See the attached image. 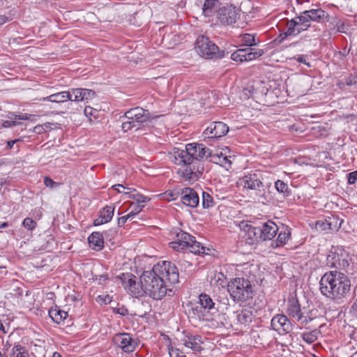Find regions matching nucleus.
Segmentation results:
<instances>
[{
	"mask_svg": "<svg viewBox=\"0 0 357 357\" xmlns=\"http://www.w3.org/2000/svg\"><path fill=\"white\" fill-rule=\"evenodd\" d=\"M275 188L278 192L281 194L283 197H287L291 194V190L289 188L287 183H284L283 181L277 180L275 182Z\"/></svg>",
	"mask_w": 357,
	"mask_h": 357,
	"instance_id": "f704fd0d",
	"label": "nucleus"
},
{
	"mask_svg": "<svg viewBox=\"0 0 357 357\" xmlns=\"http://www.w3.org/2000/svg\"><path fill=\"white\" fill-rule=\"evenodd\" d=\"M9 120L4 121L2 123L3 128H10L17 125H20L21 123L18 121L22 120H30L33 121L35 119V115L29 114L26 113H21L16 114L15 113H9L8 115Z\"/></svg>",
	"mask_w": 357,
	"mask_h": 357,
	"instance_id": "6ab92c4d",
	"label": "nucleus"
},
{
	"mask_svg": "<svg viewBox=\"0 0 357 357\" xmlns=\"http://www.w3.org/2000/svg\"><path fill=\"white\" fill-rule=\"evenodd\" d=\"M239 9L233 6L222 7L219 9L218 18L223 25H232L240 18Z\"/></svg>",
	"mask_w": 357,
	"mask_h": 357,
	"instance_id": "ddd939ff",
	"label": "nucleus"
},
{
	"mask_svg": "<svg viewBox=\"0 0 357 357\" xmlns=\"http://www.w3.org/2000/svg\"><path fill=\"white\" fill-rule=\"evenodd\" d=\"M169 354L170 357H186L178 349L173 347H169Z\"/></svg>",
	"mask_w": 357,
	"mask_h": 357,
	"instance_id": "3c124183",
	"label": "nucleus"
},
{
	"mask_svg": "<svg viewBox=\"0 0 357 357\" xmlns=\"http://www.w3.org/2000/svg\"><path fill=\"white\" fill-rule=\"evenodd\" d=\"M9 357H29V354L24 347L17 344L12 347Z\"/></svg>",
	"mask_w": 357,
	"mask_h": 357,
	"instance_id": "72a5a7b5",
	"label": "nucleus"
},
{
	"mask_svg": "<svg viewBox=\"0 0 357 357\" xmlns=\"http://www.w3.org/2000/svg\"><path fill=\"white\" fill-rule=\"evenodd\" d=\"M294 59H296L298 62L303 63L308 67L310 66V63L306 61L305 56L304 55H299L298 57H294Z\"/></svg>",
	"mask_w": 357,
	"mask_h": 357,
	"instance_id": "bf43d9fd",
	"label": "nucleus"
},
{
	"mask_svg": "<svg viewBox=\"0 0 357 357\" xmlns=\"http://www.w3.org/2000/svg\"><path fill=\"white\" fill-rule=\"evenodd\" d=\"M114 312L116 314H119L121 316H126L128 314V309L124 307V306H121L120 307H117V308H114Z\"/></svg>",
	"mask_w": 357,
	"mask_h": 357,
	"instance_id": "5fc2aeb1",
	"label": "nucleus"
},
{
	"mask_svg": "<svg viewBox=\"0 0 357 357\" xmlns=\"http://www.w3.org/2000/svg\"><path fill=\"white\" fill-rule=\"evenodd\" d=\"M43 100L56 103L64 102L68 100L73 101L71 90L51 94L47 97L43 98Z\"/></svg>",
	"mask_w": 357,
	"mask_h": 357,
	"instance_id": "b1692460",
	"label": "nucleus"
},
{
	"mask_svg": "<svg viewBox=\"0 0 357 357\" xmlns=\"http://www.w3.org/2000/svg\"><path fill=\"white\" fill-rule=\"evenodd\" d=\"M114 207L106 206L100 211L99 217L94 220L93 225L99 226L111 221L114 215Z\"/></svg>",
	"mask_w": 357,
	"mask_h": 357,
	"instance_id": "4be33fe9",
	"label": "nucleus"
},
{
	"mask_svg": "<svg viewBox=\"0 0 357 357\" xmlns=\"http://www.w3.org/2000/svg\"><path fill=\"white\" fill-rule=\"evenodd\" d=\"M214 204L213 199L211 195L206 192H202V206L204 208H209Z\"/></svg>",
	"mask_w": 357,
	"mask_h": 357,
	"instance_id": "a18cd8bd",
	"label": "nucleus"
},
{
	"mask_svg": "<svg viewBox=\"0 0 357 357\" xmlns=\"http://www.w3.org/2000/svg\"><path fill=\"white\" fill-rule=\"evenodd\" d=\"M287 312L289 316L298 323L300 320H304L303 319V311L301 310V306L296 298L292 297L288 300Z\"/></svg>",
	"mask_w": 357,
	"mask_h": 357,
	"instance_id": "f3484780",
	"label": "nucleus"
},
{
	"mask_svg": "<svg viewBox=\"0 0 357 357\" xmlns=\"http://www.w3.org/2000/svg\"><path fill=\"white\" fill-rule=\"evenodd\" d=\"M89 243L92 249L96 250H100L104 247L103 236L100 232H93L88 237Z\"/></svg>",
	"mask_w": 357,
	"mask_h": 357,
	"instance_id": "393cba45",
	"label": "nucleus"
},
{
	"mask_svg": "<svg viewBox=\"0 0 357 357\" xmlns=\"http://www.w3.org/2000/svg\"><path fill=\"white\" fill-rule=\"evenodd\" d=\"M171 234L174 241L169 243V245L172 249L177 251L188 250L195 254L205 253V248L190 234L178 228L174 229Z\"/></svg>",
	"mask_w": 357,
	"mask_h": 357,
	"instance_id": "20e7f679",
	"label": "nucleus"
},
{
	"mask_svg": "<svg viewBox=\"0 0 357 357\" xmlns=\"http://www.w3.org/2000/svg\"><path fill=\"white\" fill-rule=\"evenodd\" d=\"M321 294L326 298L336 303L343 302L351 291V283L348 275L337 271L326 272L319 282Z\"/></svg>",
	"mask_w": 357,
	"mask_h": 357,
	"instance_id": "7ed1b4c3",
	"label": "nucleus"
},
{
	"mask_svg": "<svg viewBox=\"0 0 357 357\" xmlns=\"http://www.w3.org/2000/svg\"><path fill=\"white\" fill-rule=\"evenodd\" d=\"M220 2L218 0H205L203 5V13L206 17L212 16L219 10Z\"/></svg>",
	"mask_w": 357,
	"mask_h": 357,
	"instance_id": "cd10ccee",
	"label": "nucleus"
},
{
	"mask_svg": "<svg viewBox=\"0 0 357 357\" xmlns=\"http://www.w3.org/2000/svg\"><path fill=\"white\" fill-rule=\"evenodd\" d=\"M305 15H307L310 22H316L319 23H324V19L328 17V13L321 8L305 10Z\"/></svg>",
	"mask_w": 357,
	"mask_h": 357,
	"instance_id": "5701e85b",
	"label": "nucleus"
},
{
	"mask_svg": "<svg viewBox=\"0 0 357 357\" xmlns=\"http://www.w3.org/2000/svg\"><path fill=\"white\" fill-rule=\"evenodd\" d=\"M34 131L36 133L40 134L43 132H45V128H44L43 125H38L35 126Z\"/></svg>",
	"mask_w": 357,
	"mask_h": 357,
	"instance_id": "680f3d73",
	"label": "nucleus"
},
{
	"mask_svg": "<svg viewBox=\"0 0 357 357\" xmlns=\"http://www.w3.org/2000/svg\"><path fill=\"white\" fill-rule=\"evenodd\" d=\"M49 315L52 321L56 324H61L68 317V313L66 311L55 308H50L49 310Z\"/></svg>",
	"mask_w": 357,
	"mask_h": 357,
	"instance_id": "c756f323",
	"label": "nucleus"
},
{
	"mask_svg": "<svg viewBox=\"0 0 357 357\" xmlns=\"http://www.w3.org/2000/svg\"><path fill=\"white\" fill-rule=\"evenodd\" d=\"M253 232H254V237L252 239V243L255 241H257V242L262 241L261 225H258V226L255 225Z\"/></svg>",
	"mask_w": 357,
	"mask_h": 357,
	"instance_id": "09e8293b",
	"label": "nucleus"
},
{
	"mask_svg": "<svg viewBox=\"0 0 357 357\" xmlns=\"http://www.w3.org/2000/svg\"><path fill=\"white\" fill-rule=\"evenodd\" d=\"M271 326L280 335L289 333L293 331L294 328V324L291 320L282 314L275 315L271 319Z\"/></svg>",
	"mask_w": 357,
	"mask_h": 357,
	"instance_id": "f8f14e48",
	"label": "nucleus"
},
{
	"mask_svg": "<svg viewBox=\"0 0 357 357\" xmlns=\"http://www.w3.org/2000/svg\"><path fill=\"white\" fill-rule=\"evenodd\" d=\"M199 303L202 307L204 309H207L208 310H215V305L216 303L213 301L211 297L206 294H201L199 295Z\"/></svg>",
	"mask_w": 357,
	"mask_h": 357,
	"instance_id": "7c9ffc66",
	"label": "nucleus"
},
{
	"mask_svg": "<svg viewBox=\"0 0 357 357\" xmlns=\"http://www.w3.org/2000/svg\"><path fill=\"white\" fill-rule=\"evenodd\" d=\"M347 182L350 185L354 184L357 181V171L347 174Z\"/></svg>",
	"mask_w": 357,
	"mask_h": 357,
	"instance_id": "864d4df0",
	"label": "nucleus"
},
{
	"mask_svg": "<svg viewBox=\"0 0 357 357\" xmlns=\"http://www.w3.org/2000/svg\"><path fill=\"white\" fill-rule=\"evenodd\" d=\"M290 236L291 232L289 227H282L279 231L276 241L272 243V246L277 248L286 244L290 238Z\"/></svg>",
	"mask_w": 357,
	"mask_h": 357,
	"instance_id": "c85d7f7f",
	"label": "nucleus"
},
{
	"mask_svg": "<svg viewBox=\"0 0 357 357\" xmlns=\"http://www.w3.org/2000/svg\"><path fill=\"white\" fill-rule=\"evenodd\" d=\"M231 59L233 61L237 62H244L246 61V50L245 49H238L234 52H233L231 55Z\"/></svg>",
	"mask_w": 357,
	"mask_h": 357,
	"instance_id": "ea45409f",
	"label": "nucleus"
},
{
	"mask_svg": "<svg viewBox=\"0 0 357 357\" xmlns=\"http://www.w3.org/2000/svg\"><path fill=\"white\" fill-rule=\"evenodd\" d=\"M303 319L305 320H300L299 324L302 326H307L310 322L314 320V317H312V312L309 311L306 315H305V312H303Z\"/></svg>",
	"mask_w": 357,
	"mask_h": 357,
	"instance_id": "de8ad7c7",
	"label": "nucleus"
},
{
	"mask_svg": "<svg viewBox=\"0 0 357 357\" xmlns=\"http://www.w3.org/2000/svg\"><path fill=\"white\" fill-rule=\"evenodd\" d=\"M179 194H180V192H178L176 193L172 192L169 193V195L172 200L176 199Z\"/></svg>",
	"mask_w": 357,
	"mask_h": 357,
	"instance_id": "69168bd1",
	"label": "nucleus"
},
{
	"mask_svg": "<svg viewBox=\"0 0 357 357\" xmlns=\"http://www.w3.org/2000/svg\"><path fill=\"white\" fill-rule=\"evenodd\" d=\"M252 316L250 310L243 309L237 314V321L241 324L246 325L252 321Z\"/></svg>",
	"mask_w": 357,
	"mask_h": 357,
	"instance_id": "c9c22d12",
	"label": "nucleus"
},
{
	"mask_svg": "<svg viewBox=\"0 0 357 357\" xmlns=\"http://www.w3.org/2000/svg\"><path fill=\"white\" fill-rule=\"evenodd\" d=\"M114 345L120 348L124 353L130 354L138 347V340L133 339L130 333H116L112 340Z\"/></svg>",
	"mask_w": 357,
	"mask_h": 357,
	"instance_id": "1a4fd4ad",
	"label": "nucleus"
},
{
	"mask_svg": "<svg viewBox=\"0 0 357 357\" xmlns=\"http://www.w3.org/2000/svg\"><path fill=\"white\" fill-rule=\"evenodd\" d=\"M244 188L254 190L255 195L265 199L266 186L262 182V175L259 171H255L244 176L242 178Z\"/></svg>",
	"mask_w": 357,
	"mask_h": 357,
	"instance_id": "6e6552de",
	"label": "nucleus"
},
{
	"mask_svg": "<svg viewBox=\"0 0 357 357\" xmlns=\"http://www.w3.org/2000/svg\"><path fill=\"white\" fill-rule=\"evenodd\" d=\"M71 93L73 101L75 102H88L96 96V92L93 90L88 89H72Z\"/></svg>",
	"mask_w": 357,
	"mask_h": 357,
	"instance_id": "a211bd4d",
	"label": "nucleus"
},
{
	"mask_svg": "<svg viewBox=\"0 0 357 357\" xmlns=\"http://www.w3.org/2000/svg\"><path fill=\"white\" fill-rule=\"evenodd\" d=\"M22 226L29 231H33L37 226V223L31 218H26L22 222Z\"/></svg>",
	"mask_w": 357,
	"mask_h": 357,
	"instance_id": "49530a36",
	"label": "nucleus"
},
{
	"mask_svg": "<svg viewBox=\"0 0 357 357\" xmlns=\"http://www.w3.org/2000/svg\"><path fill=\"white\" fill-rule=\"evenodd\" d=\"M44 185L46 187H49L50 188H54L58 187L59 185V183L54 181L51 178H50L48 176H45L44 178Z\"/></svg>",
	"mask_w": 357,
	"mask_h": 357,
	"instance_id": "603ef678",
	"label": "nucleus"
},
{
	"mask_svg": "<svg viewBox=\"0 0 357 357\" xmlns=\"http://www.w3.org/2000/svg\"><path fill=\"white\" fill-rule=\"evenodd\" d=\"M181 200L183 204L191 207H196L199 202V197L197 192L191 188H184L181 189Z\"/></svg>",
	"mask_w": 357,
	"mask_h": 357,
	"instance_id": "dca6fc26",
	"label": "nucleus"
},
{
	"mask_svg": "<svg viewBox=\"0 0 357 357\" xmlns=\"http://www.w3.org/2000/svg\"><path fill=\"white\" fill-rule=\"evenodd\" d=\"M183 342L186 347L191 349L195 352H200L203 350L202 345L204 342L199 335L186 336Z\"/></svg>",
	"mask_w": 357,
	"mask_h": 357,
	"instance_id": "412c9836",
	"label": "nucleus"
},
{
	"mask_svg": "<svg viewBox=\"0 0 357 357\" xmlns=\"http://www.w3.org/2000/svg\"><path fill=\"white\" fill-rule=\"evenodd\" d=\"M343 220L338 216L331 214L315 222V229L326 232L337 231L342 226Z\"/></svg>",
	"mask_w": 357,
	"mask_h": 357,
	"instance_id": "9b49d317",
	"label": "nucleus"
},
{
	"mask_svg": "<svg viewBox=\"0 0 357 357\" xmlns=\"http://www.w3.org/2000/svg\"><path fill=\"white\" fill-rule=\"evenodd\" d=\"M351 308L353 309V310L357 313V298H356V300L355 301V302L354 303Z\"/></svg>",
	"mask_w": 357,
	"mask_h": 357,
	"instance_id": "774afa93",
	"label": "nucleus"
},
{
	"mask_svg": "<svg viewBox=\"0 0 357 357\" xmlns=\"http://www.w3.org/2000/svg\"><path fill=\"white\" fill-rule=\"evenodd\" d=\"M255 225L249 224L247 222H241L240 227L243 231L245 232V235L248 236V238L252 241L254 237V229Z\"/></svg>",
	"mask_w": 357,
	"mask_h": 357,
	"instance_id": "58836bf2",
	"label": "nucleus"
},
{
	"mask_svg": "<svg viewBox=\"0 0 357 357\" xmlns=\"http://www.w3.org/2000/svg\"><path fill=\"white\" fill-rule=\"evenodd\" d=\"M229 300L225 294L219 295L215 305L216 311H223L228 308Z\"/></svg>",
	"mask_w": 357,
	"mask_h": 357,
	"instance_id": "e433bc0d",
	"label": "nucleus"
},
{
	"mask_svg": "<svg viewBox=\"0 0 357 357\" xmlns=\"http://www.w3.org/2000/svg\"><path fill=\"white\" fill-rule=\"evenodd\" d=\"M0 331H1L3 333H8V330L6 329V327L4 326L1 320H0Z\"/></svg>",
	"mask_w": 357,
	"mask_h": 357,
	"instance_id": "338daca9",
	"label": "nucleus"
},
{
	"mask_svg": "<svg viewBox=\"0 0 357 357\" xmlns=\"http://www.w3.org/2000/svg\"><path fill=\"white\" fill-rule=\"evenodd\" d=\"M125 289L133 296L139 297L145 294V289L140 283H137L136 277L130 273H122L119 276Z\"/></svg>",
	"mask_w": 357,
	"mask_h": 357,
	"instance_id": "9d476101",
	"label": "nucleus"
},
{
	"mask_svg": "<svg viewBox=\"0 0 357 357\" xmlns=\"http://www.w3.org/2000/svg\"><path fill=\"white\" fill-rule=\"evenodd\" d=\"M47 350L45 347L37 344H31L30 346L29 357H46Z\"/></svg>",
	"mask_w": 357,
	"mask_h": 357,
	"instance_id": "473e14b6",
	"label": "nucleus"
},
{
	"mask_svg": "<svg viewBox=\"0 0 357 357\" xmlns=\"http://www.w3.org/2000/svg\"><path fill=\"white\" fill-rule=\"evenodd\" d=\"M131 206H132V211L129 213L132 218L140 213L144 208V205L138 204H132Z\"/></svg>",
	"mask_w": 357,
	"mask_h": 357,
	"instance_id": "8fccbe9b",
	"label": "nucleus"
},
{
	"mask_svg": "<svg viewBox=\"0 0 357 357\" xmlns=\"http://www.w3.org/2000/svg\"><path fill=\"white\" fill-rule=\"evenodd\" d=\"M130 218H132V217L130 215V213H128V215H124V216H122V217H120L118 218V222H117V224H118V226L119 227H122L124 225V224L126 222V221L130 219Z\"/></svg>",
	"mask_w": 357,
	"mask_h": 357,
	"instance_id": "6e6d98bb",
	"label": "nucleus"
},
{
	"mask_svg": "<svg viewBox=\"0 0 357 357\" xmlns=\"http://www.w3.org/2000/svg\"><path fill=\"white\" fill-rule=\"evenodd\" d=\"M128 192H125V195H127L128 198L135 200L136 204H142L147 202L150 199L149 197L136 192V190L134 188H128Z\"/></svg>",
	"mask_w": 357,
	"mask_h": 357,
	"instance_id": "2f4dec72",
	"label": "nucleus"
},
{
	"mask_svg": "<svg viewBox=\"0 0 357 357\" xmlns=\"http://www.w3.org/2000/svg\"><path fill=\"white\" fill-rule=\"evenodd\" d=\"M346 84L348 86L354 85L357 89V75L347 79Z\"/></svg>",
	"mask_w": 357,
	"mask_h": 357,
	"instance_id": "13d9d810",
	"label": "nucleus"
},
{
	"mask_svg": "<svg viewBox=\"0 0 357 357\" xmlns=\"http://www.w3.org/2000/svg\"><path fill=\"white\" fill-rule=\"evenodd\" d=\"M305 10L301 13L300 15L296 17L294 20L296 21L299 26H303L305 27V29H308L310 26V20L307 17V15H305Z\"/></svg>",
	"mask_w": 357,
	"mask_h": 357,
	"instance_id": "79ce46f5",
	"label": "nucleus"
},
{
	"mask_svg": "<svg viewBox=\"0 0 357 357\" xmlns=\"http://www.w3.org/2000/svg\"><path fill=\"white\" fill-rule=\"evenodd\" d=\"M139 127L140 126L132 119H128V121H123L121 125V128L124 132H128L133 128L138 130Z\"/></svg>",
	"mask_w": 357,
	"mask_h": 357,
	"instance_id": "c03bdc74",
	"label": "nucleus"
},
{
	"mask_svg": "<svg viewBox=\"0 0 357 357\" xmlns=\"http://www.w3.org/2000/svg\"><path fill=\"white\" fill-rule=\"evenodd\" d=\"M174 162L178 165H185L183 171V177L187 181H197L204 171L203 161L211 158L214 160L215 156L212 151L203 144L189 143L185 145V149H174Z\"/></svg>",
	"mask_w": 357,
	"mask_h": 357,
	"instance_id": "f03ea898",
	"label": "nucleus"
},
{
	"mask_svg": "<svg viewBox=\"0 0 357 357\" xmlns=\"http://www.w3.org/2000/svg\"><path fill=\"white\" fill-rule=\"evenodd\" d=\"M229 131L228 126L222 121H214L204 130L203 135L205 138L219 139Z\"/></svg>",
	"mask_w": 357,
	"mask_h": 357,
	"instance_id": "2eb2a0df",
	"label": "nucleus"
},
{
	"mask_svg": "<svg viewBox=\"0 0 357 357\" xmlns=\"http://www.w3.org/2000/svg\"><path fill=\"white\" fill-rule=\"evenodd\" d=\"M328 267L335 268L334 271H341L346 275L353 274L354 263L349 255L343 251L331 252L326 258Z\"/></svg>",
	"mask_w": 357,
	"mask_h": 357,
	"instance_id": "0eeeda50",
	"label": "nucleus"
},
{
	"mask_svg": "<svg viewBox=\"0 0 357 357\" xmlns=\"http://www.w3.org/2000/svg\"><path fill=\"white\" fill-rule=\"evenodd\" d=\"M21 141H22V139L21 138L14 139V140L7 141L6 142L7 149H11L15 143H17V142H21Z\"/></svg>",
	"mask_w": 357,
	"mask_h": 357,
	"instance_id": "052dcab7",
	"label": "nucleus"
},
{
	"mask_svg": "<svg viewBox=\"0 0 357 357\" xmlns=\"http://www.w3.org/2000/svg\"><path fill=\"white\" fill-rule=\"evenodd\" d=\"M241 42L245 46L251 47L257 44L255 41V36L250 33H245L241 36Z\"/></svg>",
	"mask_w": 357,
	"mask_h": 357,
	"instance_id": "37998d69",
	"label": "nucleus"
},
{
	"mask_svg": "<svg viewBox=\"0 0 357 357\" xmlns=\"http://www.w3.org/2000/svg\"><path fill=\"white\" fill-rule=\"evenodd\" d=\"M245 50L247 61L254 60L264 54V50L261 49L248 47Z\"/></svg>",
	"mask_w": 357,
	"mask_h": 357,
	"instance_id": "4c0bfd02",
	"label": "nucleus"
},
{
	"mask_svg": "<svg viewBox=\"0 0 357 357\" xmlns=\"http://www.w3.org/2000/svg\"><path fill=\"white\" fill-rule=\"evenodd\" d=\"M227 290L234 302L243 303L252 298L253 291L250 282L245 278H236L227 284Z\"/></svg>",
	"mask_w": 357,
	"mask_h": 357,
	"instance_id": "39448f33",
	"label": "nucleus"
},
{
	"mask_svg": "<svg viewBox=\"0 0 357 357\" xmlns=\"http://www.w3.org/2000/svg\"><path fill=\"white\" fill-rule=\"evenodd\" d=\"M287 36H284V32L282 33H280L279 36L275 40V41H278L279 43H282Z\"/></svg>",
	"mask_w": 357,
	"mask_h": 357,
	"instance_id": "e2e57ef3",
	"label": "nucleus"
},
{
	"mask_svg": "<svg viewBox=\"0 0 357 357\" xmlns=\"http://www.w3.org/2000/svg\"><path fill=\"white\" fill-rule=\"evenodd\" d=\"M261 229L262 241L271 240L280 229L276 224L271 220L261 223Z\"/></svg>",
	"mask_w": 357,
	"mask_h": 357,
	"instance_id": "aec40b11",
	"label": "nucleus"
},
{
	"mask_svg": "<svg viewBox=\"0 0 357 357\" xmlns=\"http://www.w3.org/2000/svg\"><path fill=\"white\" fill-rule=\"evenodd\" d=\"M328 22V27L330 30L337 31L338 32H344V23L337 16H331L328 13V17L324 19V23Z\"/></svg>",
	"mask_w": 357,
	"mask_h": 357,
	"instance_id": "a878e982",
	"label": "nucleus"
},
{
	"mask_svg": "<svg viewBox=\"0 0 357 357\" xmlns=\"http://www.w3.org/2000/svg\"><path fill=\"white\" fill-rule=\"evenodd\" d=\"M178 271L174 264L164 261L154 265L152 270L144 271L140 276V282L145 294L155 300L162 299L168 289V283L178 282Z\"/></svg>",
	"mask_w": 357,
	"mask_h": 357,
	"instance_id": "f257e3e1",
	"label": "nucleus"
},
{
	"mask_svg": "<svg viewBox=\"0 0 357 357\" xmlns=\"http://www.w3.org/2000/svg\"><path fill=\"white\" fill-rule=\"evenodd\" d=\"M297 25H298V24L294 18L289 21L287 24V30L284 32V36H297Z\"/></svg>",
	"mask_w": 357,
	"mask_h": 357,
	"instance_id": "a19ab883",
	"label": "nucleus"
},
{
	"mask_svg": "<svg viewBox=\"0 0 357 357\" xmlns=\"http://www.w3.org/2000/svg\"><path fill=\"white\" fill-rule=\"evenodd\" d=\"M325 327L326 324H322L319 325L317 329H314L311 331L303 333L301 335L303 340L307 344H312L314 342L318 339L319 335L321 334L322 330Z\"/></svg>",
	"mask_w": 357,
	"mask_h": 357,
	"instance_id": "bb28decb",
	"label": "nucleus"
},
{
	"mask_svg": "<svg viewBox=\"0 0 357 357\" xmlns=\"http://www.w3.org/2000/svg\"><path fill=\"white\" fill-rule=\"evenodd\" d=\"M84 114L87 117L94 116V113L97 112V110L94 109L91 107L87 106L84 109Z\"/></svg>",
	"mask_w": 357,
	"mask_h": 357,
	"instance_id": "4d7b16f0",
	"label": "nucleus"
},
{
	"mask_svg": "<svg viewBox=\"0 0 357 357\" xmlns=\"http://www.w3.org/2000/svg\"><path fill=\"white\" fill-rule=\"evenodd\" d=\"M123 118L132 119L141 126L144 123L150 122L154 117L152 116L149 110L136 107L126 111Z\"/></svg>",
	"mask_w": 357,
	"mask_h": 357,
	"instance_id": "4468645a",
	"label": "nucleus"
},
{
	"mask_svg": "<svg viewBox=\"0 0 357 357\" xmlns=\"http://www.w3.org/2000/svg\"><path fill=\"white\" fill-rule=\"evenodd\" d=\"M287 36H284V32L282 33H280L279 36L275 40V41H278L279 43H282Z\"/></svg>",
	"mask_w": 357,
	"mask_h": 357,
	"instance_id": "0e129e2a",
	"label": "nucleus"
},
{
	"mask_svg": "<svg viewBox=\"0 0 357 357\" xmlns=\"http://www.w3.org/2000/svg\"><path fill=\"white\" fill-rule=\"evenodd\" d=\"M195 49L197 53L205 59H222L225 56V51L219 47L205 36H199L195 42Z\"/></svg>",
	"mask_w": 357,
	"mask_h": 357,
	"instance_id": "423d86ee",
	"label": "nucleus"
}]
</instances>
